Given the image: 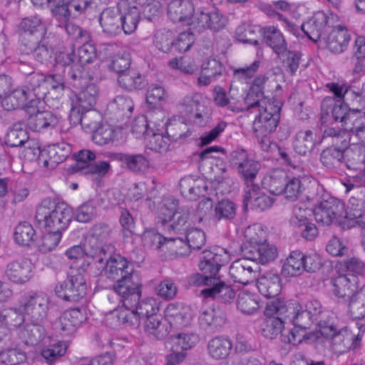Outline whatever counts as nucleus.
Returning <instances> with one entry per match:
<instances>
[{
	"label": "nucleus",
	"instance_id": "obj_20",
	"mask_svg": "<svg viewBox=\"0 0 365 365\" xmlns=\"http://www.w3.org/2000/svg\"><path fill=\"white\" fill-rule=\"evenodd\" d=\"M116 159L124 169L135 175H143L150 168L149 158L145 153H120Z\"/></svg>",
	"mask_w": 365,
	"mask_h": 365
},
{
	"label": "nucleus",
	"instance_id": "obj_32",
	"mask_svg": "<svg viewBox=\"0 0 365 365\" xmlns=\"http://www.w3.org/2000/svg\"><path fill=\"white\" fill-rule=\"evenodd\" d=\"M227 259L228 257L225 252L224 255H222L212 251H205L199 263V268L202 272L218 277L220 269L227 262Z\"/></svg>",
	"mask_w": 365,
	"mask_h": 365
},
{
	"label": "nucleus",
	"instance_id": "obj_1",
	"mask_svg": "<svg viewBox=\"0 0 365 365\" xmlns=\"http://www.w3.org/2000/svg\"><path fill=\"white\" fill-rule=\"evenodd\" d=\"M245 237L241 252L245 257L258 259L261 264H267L276 258L277 250L275 246L267 242V233L259 225L247 227L245 231Z\"/></svg>",
	"mask_w": 365,
	"mask_h": 365
},
{
	"label": "nucleus",
	"instance_id": "obj_12",
	"mask_svg": "<svg viewBox=\"0 0 365 365\" xmlns=\"http://www.w3.org/2000/svg\"><path fill=\"white\" fill-rule=\"evenodd\" d=\"M96 269L99 275L115 282L133 272V269L129 267V262L119 255H110L103 262L100 259Z\"/></svg>",
	"mask_w": 365,
	"mask_h": 365
},
{
	"label": "nucleus",
	"instance_id": "obj_18",
	"mask_svg": "<svg viewBox=\"0 0 365 365\" xmlns=\"http://www.w3.org/2000/svg\"><path fill=\"white\" fill-rule=\"evenodd\" d=\"M26 88H17L11 91H7L0 98L2 107L6 110H13L18 108H24L27 113L31 110H36L38 107H31L29 104V95Z\"/></svg>",
	"mask_w": 365,
	"mask_h": 365
},
{
	"label": "nucleus",
	"instance_id": "obj_27",
	"mask_svg": "<svg viewBox=\"0 0 365 365\" xmlns=\"http://www.w3.org/2000/svg\"><path fill=\"white\" fill-rule=\"evenodd\" d=\"M83 320V314L79 309L66 310L56 322V329L63 335H69L76 331Z\"/></svg>",
	"mask_w": 365,
	"mask_h": 365
},
{
	"label": "nucleus",
	"instance_id": "obj_4",
	"mask_svg": "<svg viewBox=\"0 0 365 365\" xmlns=\"http://www.w3.org/2000/svg\"><path fill=\"white\" fill-rule=\"evenodd\" d=\"M89 264L90 262L83 263L79 269L71 271L66 279L58 283L55 292L59 298L67 302H76L85 297L86 294L85 267Z\"/></svg>",
	"mask_w": 365,
	"mask_h": 365
},
{
	"label": "nucleus",
	"instance_id": "obj_57",
	"mask_svg": "<svg viewBox=\"0 0 365 365\" xmlns=\"http://www.w3.org/2000/svg\"><path fill=\"white\" fill-rule=\"evenodd\" d=\"M261 32L262 33V29L242 25L236 29L235 36L240 42L258 46Z\"/></svg>",
	"mask_w": 365,
	"mask_h": 365
},
{
	"label": "nucleus",
	"instance_id": "obj_21",
	"mask_svg": "<svg viewBox=\"0 0 365 365\" xmlns=\"http://www.w3.org/2000/svg\"><path fill=\"white\" fill-rule=\"evenodd\" d=\"M225 24L226 19L217 11H197L195 16L192 20L193 29H197L199 32L205 29L218 31L224 28Z\"/></svg>",
	"mask_w": 365,
	"mask_h": 365
},
{
	"label": "nucleus",
	"instance_id": "obj_52",
	"mask_svg": "<svg viewBox=\"0 0 365 365\" xmlns=\"http://www.w3.org/2000/svg\"><path fill=\"white\" fill-rule=\"evenodd\" d=\"M303 253L299 250L290 252L282 268V274L285 277L297 276L302 273Z\"/></svg>",
	"mask_w": 365,
	"mask_h": 365
},
{
	"label": "nucleus",
	"instance_id": "obj_39",
	"mask_svg": "<svg viewBox=\"0 0 365 365\" xmlns=\"http://www.w3.org/2000/svg\"><path fill=\"white\" fill-rule=\"evenodd\" d=\"M250 203L252 208L263 211L270 207L273 203V199L264 192H259L257 185H253L251 190L247 191L244 195V204L245 206Z\"/></svg>",
	"mask_w": 365,
	"mask_h": 365
},
{
	"label": "nucleus",
	"instance_id": "obj_22",
	"mask_svg": "<svg viewBox=\"0 0 365 365\" xmlns=\"http://www.w3.org/2000/svg\"><path fill=\"white\" fill-rule=\"evenodd\" d=\"M28 114L27 125L34 131L53 129L58 123V117L50 110H31Z\"/></svg>",
	"mask_w": 365,
	"mask_h": 365
},
{
	"label": "nucleus",
	"instance_id": "obj_6",
	"mask_svg": "<svg viewBox=\"0 0 365 365\" xmlns=\"http://www.w3.org/2000/svg\"><path fill=\"white\" fill-rule=\"evenodd\" d=\"M328 21L329 17L321 11L316 13L312 18L302 24L300 28L288 19H284L286 29L294 36H299L302 31L310 40L319 44L330 30Z\"/></svg>",
	"mask_w": 365,
	"mask_h": 365
},
{
	"label": "nucleus",
	"instance_id": "obj_16",
	"mask_svg": "<svg viewBox=\"0 0 365 365\" xmlns=\"http://www.w3.org/2000/svg\"><path fill=\"white\" fill-rule=\"evenodd\" d=\"M34 265L27 259H17L9 262L5 267L4 275L17 284L28 282L33 277Z\"/></svg>",
	"mask_w": 365,
	"mask_h": 365
},
{
	"label": "nucleus",
	"instance_id": "obj_30",
	"mask_svg": "<svg viewBox=\"0 0 365 365\" xmlns=\"http://www.w3.org/2000/svg\"><path fill=\"white\" fill-rule=\"evenodd\" d=\"M85 255L91 257L95 261L97 267L99 265V260L103 262L106 258L114 252V247L109 244L102 245L101 242L96 237L88 238L83 244Z\"/></svg>",
	"mask_w": 365,
	"mask_h": 365
},
{
	"label": "nucleus",
	"instance_id": "obj_15",
	"mask_svg": "<svg viewBox=\"0 0 365 365\" xmlns=\"http://www.w3.org/2000/svg\"><path fill=\"white\" fill-rule=\"evenodd\" d=\"M125 6L126 1L121 0L117 7L106 8L101 13L99 23L107 36H115L122 31L120 11Z\"/></svg>",
	"mask_w": 365,
	"mask_h": 365
},
{
	"label": "nucleus",
	"instance_id": "obj_48",
	"mask_svg": "<svg viewBox=\"0 0 365 365\" xmlns=\"http://www.w3.org/2000/svg\"><path fill=\"white\" fill-rule=\"evenodd\" d=\"M350 132L348 130H342L334 128H327L324 130L323 138H331L330 143L332 144L331 147L338 148L341 151L346 150L350 145Z\"/></svg>",
	"mask_w": 365,
	"mask_h": 365
},
{
	"label": "nucleus",
	"instance_id": "obj_62",
	"mask_svg": "<svg viewBox=\"0 0 365 365\" xmlns=\"http://www.w3.org/2000/svg\"><path fill=\"white\" fill-rule=\"evenodd\" d=\"M144 117H145L149 124V128L152 131L162 132L166 125L167 123L165 121V113L160 106L150 108Z\"/></svg>",
	"mask_w": 365,
	"mask_h": 365
},
{
	"label": "nucleus",
	"instance_id": "obj_2",
	"mask_svg": "<svg viewBox=\"0 0 365 365\" xmlns=\"http://www.w3.org/2000/svg\"><path fill=\"white\" fill-rule=\"evenodd\" d=\"M35 220L46 230L62 234L71 220V210L64 203H56L49 199L43 200L37 207Z\"/></svg>",
	"mask_w": 365,
	"mask_h": 365
},
{
	"label": "nucleus",
	"instance_id": "obj_28",
	"mask_svg": "<svg viewBox=\"0 0 365 365\" xmlns=\"http://www.w3.org/2000/svg\"><path fill=\"white\" fill-rule=\"evenodd\" d=\"M209 288L201 290V295L204 298H212L222 303L227 304L232 301L235 297V291L225 282L220 279V277H215V280Z\"/></svg>",
	"mask_w": 365,
	"mask_h": 365
},
{
	"label": "nucleus",
	"instance_id": "obj_36",
	"mask_svg": "<svg viewBox=\"0 0 365 365\" xmlns=\"http://www.w3.org/2000/svg\"><path fill=\"white\" fill-rule=\"evenodd\" d=\"M170 326L166 319L161 315H153L144 321V331L150 337L156 339H163L170 332Z\"/></svg>",
	"mask_w": 365,
	"mask_h": 365
},
{
	"label": "nucleus",
	"instance_id": "obj_26",
	"mask_svg": "<svg viewBox=\"0 0 365 365\" xmlns=\"http://www.w3.org/2000/svg\"><path fill=\"white\" fill-rule=\"evenodd\" d=\"M264 314L267 317L264 320L262 324V334L268 339H274L279 334L282 339L286 337V329L284 324L287 323L286 315H281L279 314H267L266 309Z\"/></svg>",
	"mask_w": 365,
	"mask_h": 365
},
{
	"label": "nucleus",
	"instance_id": "obj_24",
	"mask_svg": "<svg viewBox=\"0 0 365 365\" xmlns=\"http://www.w3.org/2000/svg\"><path fill=\"white\" fill-rule=\"evenodd\" d=\"M27 95H29V104L31 107H38L41 100L46 95V76L34 73L26 77Z\"/></svg>",
	"mask_w": 365,
	"mask_h": 365
},
{
	"label": "nucleus",
	"instance_id": "obj_35",
	"mask_svg": "<svg viewBox=\"0 0 365 365\" xmlns=\"http://www.w3.org/2000/svg\"><path fill=\"white\" fill-rule=\"evenodd\" d=\"M263 38L266 44L278 56H283L287 48V41L282 33L273 26L262 28Z\"/></svg>",
	"mask_w": 365,
	"mask_h": 365
},
{
	"label": "nucleus",
	"instance_id": "obj_8",
	"mask_svg": "<svg viewBox=\"0 0 365 365\" xmlns=\"http://www.w3.org/2000/svg\"><path fill=\"white\" fill-rule=\"evenodd\" d=\"M114 292L120 297V302L127 309H133L141 296V284L133 272L115 281Z\"/></svg>",
	"mask_w": 365,
	"mask_h": 365
},
{
	"label": "nucleus",
	"instance_id": "obj_43",
	"mask_svg": "<svg viewBox=\"0 0 365 365\" xmlns=\"http://www.w3.org/2000/svg\"><path fill=\"white\" fill-rule=\"evenodd\" d=\"M118 82L121 88L128 91L140 90L146 86L145 77L132 69L120 74Z\"/></svg>",
	"mask_w": 365,
	"mask_h": 365
},
{
	"label": "nucleus",
	"instance_id": "obj_7",
	"mask_svg": "<svg viewBox=\"0 0 365 365\" xmlns=\"http://www.w3.org/2000/svg\"><path fill=\"white\" fill-rule=\"evenodd\" d=\"M71 150V145L62 142L48 145L43 149L37 147L34 149V155H38L37 161L39 166L52 170L66 160Z\"/></svg>",
	"mask_w": 365,
	"mask_h": 365
},
{
	"label": "nucleus",
	"instance_id": "obj_25",
	"mask_svg": "<svg viewBox=\"0 0 365 365\" xmlns=\"http://www.w3.org/2000/svg\"><path fill=\"white\" fill-rule=\"evenodd\" d=\"M226 322V315L220 309L207 308L202 310L199 316L200 327L208 333L218 331Z\"/></svg>",
	"mask_w": 365,
	"mask_h": 365
},
{
	"label": "nucleus",
	"instance_id": "obj_31",
	"mask_svg": "<svg viewBox=\"0 0 365 365\" xmlns=\"http://www.w3.org/2000/svg\"><path fill=\"white\" fill-rule=\"evenodd\" d=\"M46 330L38 322L27 323L17 331L18 338L27 346L38 344L44 338Z\"/></svg>",
	"mask_w": 365,
	"mask_h": 365
},
{
	"label": "nucleus",
	"instance_id": "obj_23",
	"mask_svg": "<svg viewBox=\"0 0 365 365\" xmlns=\"http://www.w3.org/2000/svg\"><path fill=\"white\" fill-rule=\"evenodd\" d=\"M165 316L168 324L184 327L191 321L192 313L190 307L182 303L175 302L170 303L167 306L165 310Z\"/></svg>",
	"mask_w": 365,
	"mask_h": 365
},
{
	"label": "nucleus",
	"instance_id": "obj_59",
	"mask_svg": "<svg viewBox=\"0 0 365 365\" xmlns=\"http://www.w3.org/2000/svg\"><path fill=\"white\" fill-rule=\"evenodd\" d=\"M134 103L132 99L126 96H118L109 103L108 108L116 111L120 118H129L133 112Z\"/></svg>",
	"mask_w": 365,
	"mask_h": 365
},
{
	"label": "nucleus",
	"instance_id": "obj_5",
	"mask_svg": "<svg viewBox=\"0 0 365 365\" xmlns=\"http://www.w3.org/2000/svg\"><path fill=\"white\" fill-rule=\"evenodd\" d=\"M266 313L286 315L287 321L301 330L309 329L314 323L311 317L304 312L302 304L299 303L287 306L284 301L276 299L267 303Z\"/></svg>",
	"mask_w": 365,
	"mask_h": 365
},
{
	"label": "nucleus",
	"instance_id": "obj_45",
	"mask_svg": "<svg viewBox=\"0 0 365 365\" xmlns=\"http://www.w3.org/2000/svg\"><path fill=\"white\" fill-rule=\"evenodd\" d=\"M20 51L25 54L32 53L34 59L41 63H47L53 55V48L48 45L46 38H42L38 41L34 46L28 49L24 46H21Z\"/></svg>",
	"mask_w": 365,
	"mask_h": 365
},
{
	"label": "nucleus",
	"instance_id": "obj_38",
	"mask_svg": "<svg viewBox=\"0 0 365 365\" xmlns=\"http://www.w3.org/2000/svg\"><path fill=\"white\" fill-rule=\"evenodd\" d=\"M346 167L349 170H359L365 165V150L361 145L354 143L344 150V159Z\"/></svg>",
	"mask_w": 365,
	"mask_h": 365
},
{
	"label": "nucleus",
	"instance_id": "obj_37",
	"mask_svg": "<svg viewBox=\"0 0 365 365\" xmlns=\"http://www.w3.org/2000/svg\"><path fill=\"white\" fill-rule=\"evenodd\" d=\"M256 280L257 287L263 296L271 298L279 294L281 284L279 275L269 272L257 277Z\"/></svg>",
	"mask_w": 365,
	"mask_h": 365
},
{
	"label": "nucleus",
	"instance_id": "obj_19",
	"mask_svg": "<svg viewBox=\"0 0 365 365\" xmlns=\"http://www.w3.org/2000/svg\"><path fill=\"white\" fill-rule=\"evenodd\" d=\"M195 8L190 0H171L168 4V16L173 22H185L192 26Z\"/></svg>",
	"mask_w": 365,
	"mask_h": 365
},
{
	"label": "nucleus",
	"instance_id": "obj_17",
	"mask_svg": "<svg viewBox=\"0 0 365 365\" xmlns=\"http://www.w3.org/2000/svg\"><path fill=\"white\" fill-rule=\"evenodd\" d=\"M349 41L350 34L347 29L342 26H339L329 30L319 43V46L326 47L332 53H340L346 48Z\"/></svg>",
	"mask_w": 365,
	"mask_h": 365
},
{
	"label": "nucleus",
	"instance_id": "obj_44",
	"mask_svg": "<svg viewBox=\"0 0 365 365\" xmlns=\"http://www.w3.org/2000/svg\"><path fill=\"white\" fill-rule=\"evenodd\" d=\"M124 9V13L120 12L122 31L126 34H130L135 31L140 19L139 7L134 5L128 6L127 4Z\"/></svg>",
	"mask_w": 365,
	"mask_h": 365
},
{
	"label": "nucleus",
	"instance_id": "obj_34",
	"mask_svg": "<svg viewBox=\"0 0 365 365\" xmlns=\"http://www.w3.org/2000/svg\"><path fill=\"white\" fill-rule=\"evenodd\" d=\"M194 217L193 209L187 206L182 207L180 212H175L173 215H171L173 222L169 225L168 232L185 235L188 232L189 222L195 221Z\"/></svg>",
	"mask_w": 365,
	"mask_h": 365
},
{
	"label": "nucleus",
	"instance_id": "obj_11",
	"mask_svg": "<svg viewBox=\"0 0 365 365\" xmlns=\"http://www.w3.org/2000/svg\"><path fill=\"white\" fill-rule=\"evenodd\" d=\"M25 314L33 322H43L48 315L49 299L43 294L34 293L24 295L20 301Z\"/></svg>",
	"mask_w": 365,
	"mask_h": 365
},
{
	"label": "nucleus",
	"instance_id": "obj_14",
	"mask_svg": "<svg viewBox=\"0 0 365 365\" xmlns=\"http://www.w3.org/2000/svg\"><path fill=\"white\" fill-rule=\"evenodd\" d=\"M53 16L58 21L67 22L70 17H76L86 11L91 0H53Z\"/></svg>",
	"mask_w": 365,
	"mask_h": 365
},
{
	"label": "nucleus",
	"instance_id": "obj_60",
	"mask_svg": "<svg viewBox=\"0 0 365 365\" xmlns=\"http://www.w3.org/2000/svg\"><path fill=\"white\" fill-rule=\"evenodd\" d=\"M237 306L245 314H252L259 307L258 297L250 292H240L238 294Z\"/></svg>",
	"mask_w": 365,
	"mask_h": 365
},
{
	"label": "nucleus",
	"instance_id": "obj_53",
	"mask_svg": "<svg viewBox=\"0 0 365 365\" xmlns=\"http://www.w3.org/2000/svg\"><path fill=\"white\" fill-rule=\"evenodd\" d=\"M174 36L173 32L169 29H158L153 34V43L158 51L172 54Z\"/></svg>",
	"mask_w": 365,
	"mask_h": 365
},
{
	"label": "nucleus",
	"instance_id": "obj_33",
	"mask_svg": "<svg viewBox=\"0 0 365 365\" xmlns=\"http://www.w3.org/2000/svg\"><path fill=\"white\" fill-rule=\"evenodd\" d=\"M356 277L351 275L341 274L333 279L334 293L339 298L349 301L354 297L356 292Z\"/></svg>",
	"mask_w": 365,
	"mask_h": 365
},
{
	"label": "nucleus",
	"instance_id": "obj_47",
	"mask_svg": "<svg viewBox=\"0 0 365 365\" xmlns=\"http://www.w3.org/2000/svg\"><path fill=\"white\" fill-rule=\"evenodd\" d=\"M55 59L58 64L71 66L69 75L71 78L76 80L81 78V66L76 62V56L73 48L59 51L56 53Z\"/></svg>",
	"mask_w": 365,
	"mask_h": 365
},
{
	"label": "nucleus",
	"instance_id": "obj_13",
	"mask_svg": "<svg viewBox=\"0 0 365 365\" xmlns=\"http://www.w3.org/2000/svg\"><path fill=\"white\" fill-rule=\"evenodd\" d=\"M281 107L272 103L265 105L253 122V130L259 133H272L276 130L280 120Z\"/></svg>",
	"mask_w": 365,
	"mask_h": 365
},
{
	"label": "nucleus",
	"instance_id": "obj_54",
	"mask_svg": "<svg viewBox=\"0 0 365 365\" xmlns=\"http://www.w3.org/2000/svg\"><path fill=\"white\" fill-rule=\"evenodd\" d=\"M237 205L228 199L217 202L213 211V218L217 221H232L236 216Z\"/></svg>",
	"mask_w": 365,
	"mask_h": 365
},
{
	"label": "nucleus",
	"instance_id": "obj_55",
	"mask_svg": "<svg viewBox=\"0 0 365 365\" xmlns=\"http://www.w3.org/2000/svg\"><path fill=\"white\" fill-rule=\"evenodd\" d=\"M307 179L303 177H288L284 186V197L290 200H296L305 190Z\"/></svg>",
	"mask_w": 365,
	"mask_h": 365
},
{
	"label": "nucleus",
	"instance_id": "obj_46",
	"mask_svg": "<svg viewBox=\"0 0 365 365\" xmlns=\"http://www.w3.org/2000/svg\"><path fill=\"white\" fill-rule=\"evenodd\" d=\"M29 140V135L23 123L18 122L14 123L6 135V144L10 147H19L25 144H29V148H31Z\"/></svg>",
	"mask_w": 365,
	"mask_h": 365
},
{
	"label": "nucleus",
	"instance_id": "obj_61",
	"mask_svg": "<svg viewBox=\"0 0 365 365\" xmlns=\"http://www.w3.org/2000/svg\"><path fill=\"white\" fill-rule=\"evenodd\" d=\"M96 156L95 153L90 150H81L72 155L73 160L76 161L75 164L71 166L72 172L88 170L89 166L95 160Z\"/></svg>",
	"mask_w": 365,
	"mask_h": 365
},
{
	"label": "nucleus",
	"instance_id": "obj_9",
	"mask_svg": "<svg viewBox=\"0 0 365 365\" xmlns=\"http://www.w3.org/2000/svg\"><path fill=\"white\" fill-rule=\"evenodd\" d=\"M20 47L26 49L34 46L42 38H46L47 28L38 16L26 17L19 24Z\"/></svg>",
	"mask_w": 365,
	"mask_h": 365
},
{
	"label": "nucleus",
	"instance_id": "obj_41",
	"mask_svg": "<svg viewBox=\"0 0 365 365\" xmlns=\"http://www.w3.org/2000/svg\"><path fill=\"white\" fill-rule=\"evenodd\" d=\"M331 341L334 346L342 351L354 349L359 346L361 336L359 334H352L346 327H343L337 330Z\"/></svg>",
	"mask_w": 365,
	"mask_h": 365
},
{
	"label": "nucleus",
	"instance_id": "obj_49",
	"mask_svg": "<svg viewBox=\"0 0 365 365\" xmlns=\"http://www.w3.org/2000/svg\"><path fill=\"white\" fill-rule=\"evenodd\" d=\"M288 176L284 170L274 169L264 178L263 184L274 195L282 194Z\"/></svg>",
	"mask_w": 365,
	"mask_h": 365
},
{
	"label": "nucleus",
	"instance_id": "obj_51",
	"mask_svg": "<svg viewBox=\"0 0 365 365\" xmlns=\"http://www.w3.org/2000/svg\"><path fill=\"white\" fill-rule=\"evenodd\" d=\"M98 89L96 84L90 83L76 95V103L83 110H91L96 103Z\"/></svg>",
	"mask_w": 365,
	"mask_h": 365
},
{
	"label": "nucleus",
	"instance_id": "obj_56",
	"mask_svg": "<svg viewBox=\"0 0 365 365\" xmlns=\"http://www.w3.org/2000/svg\"><path fill=\"white\" fill-rule=\"evenodd\" d=\"M140 317L135 309L126 308V309L121 311L113 310L107 317V320L116 319L118 324H124L137 328L140 324Z\"/></svg>",
	"mask_w": 365,
	"mask_h": 365
},
{
	"label": "nucleus",
	"instance_id": "obj_42",
	"mask_svg": "<svg viewBox=\"0 0 365 365\" xmlns=\"http://www.w3.org/2000/svg\"><path fill=\"white\" fill-rule=\"evenodd\" d=\"M232 347L231 341L224 336H215L211 339L207 344L210 356L215 359H225L230 353Z\"/></svg>",
	"mask_w": 365,
	"mask_h": 365
},
{
	"label": "nucleus",
	"instance_id": "obj_3",
	"mask_svg": "<svg viewBox=\"0 0 365 365\" xmlns=\"http://www.w3.org/2000/svg\"><path fill=\"white\" fill-rule=\"evenodd\" d=\"M344 212V205L330 195H324L323 200L314 208V218L318 224L328 226L335 223L342 230L349 229L354 226V221L348 220Z\"/></svg>",
	"mask_w": 365,
	"mask_h": 365
},
{
	"label": "nucleus",
	"instance_id": "obj_58",
	"mask_svg": "<svg viewBox=\"0 0 365 365\" xmlns=\"http://www.w3.org/2000/svg\"><path fill=\"white\" fill-rule=\"evenodd\" d=\"M36 232L32 225L27 222L19 223L14 233V241L21 246H29L34 240Z\"/></svg>",
	"mask_w": 365,
	"mask_h": 365
},
{
	"label": "nucleus",
	"instance_id": "obj_40",
	"mask_svg": "<svg viewBox=\"0 0 365 365\" xmlns=\"http://www.w3.org/2000/svg\"><path fill=\"white\" fill-rule=\"evenodd\" d=\"M322 108L326 106L331 107V116L336 122L339 121L347 125V122L353 123L354 115L350 114L348 111V107L343 104L342 101H335L333 98H326L322 102Z\"/></svg>",
	"mask_w": 365,
	"mask_h": 365
},
{
	"label": "nucleus",
	"instance_id": "obj_64",
	"mask_svg": "<svg viewBox=\"0 0 365 365\" xmlns=\"http://www.w3.org/2000/svg\"><path fill=\"white\" fill-rule=\"evenodd\" d=\"M27 356L24 351L16 348L14 346L11 348L1 351L0 363L4 365H19L24 364Z\"/></svg>",
	"mask_w": 365,
	"mask_h": 365
},
{
	"label": "nucleus",
	"instance_id": "obj_63",
	"mask_svg": "<svg viewBox=\"0 0 365 365\" xmlns=\"http://www.w3.org/2000/svg\"><path fill=\"white\" fill-rule=\"evenodd\" d=\"M348 302L349 310L353 317L362 319L365 317V287Z\"/></svg>",
	"mask_w": 365,
	"mask_h": 365
},
{
	"label": "nucleus",
	"instance_id": "obj_10",
	"mask_svg": "<svg viewBox=\"0 0 365 365\" xmlns=\"http://www.w3.org/2000/svg\"><path fill=\"white\" fill-rule=\"evenodd\" d=\"M258 259L243 258L234 261L230 266L229 274L237 283L248 284L255 282L261 270Z\"/></svg>",
	"mask_w": 365,
	"mask_h": 365
},
{
	"label": "nucleus",
	"instance_id": "obj_50",
	"mask_svg": "<svg viewBox=\"0 0 365 365\" xmlns=\"http://www.w3.org/2000/svg\"><path fill=\"white\" fill-rule=\"evenodd\" d=\"M315 143L316 135L312 130H300L297 134L294 149L299 155H304L314 149Z\"/></svg>",
	"mask_w": 365,
	"mask_h": 365
},
{
	"label": "nucleus",
	"instance_id": "obj_29",
	"mask_svg": "<svg viewBox=\"0 0 365 365\" xmlns=\"http://www.w3.org/2000/svg\"><path fill=\"white\" fill-rule=\"evenodd\" d=\"M180 188L182 195L190 200H196L200 196L205 195L207 185L200 178L187 176L180 181Z\"/></svg>",
	"mask_w": 365,
	"mask_h": 365
}]
</instances>
